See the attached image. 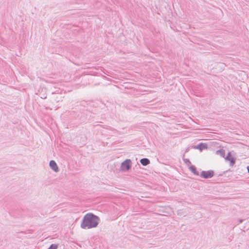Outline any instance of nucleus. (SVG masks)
Listing matches in <instances>:
<instances>
[{
    "label": "nucleus",
    "instance_id": "f257e3e1",
    "mask_svg": "<svg viewBox=\"0 0 249 249\" xmlns=\"http://www.w3.org/2000/svg\"><path fill=\"white\" fill-rule=\"evenodd\" d=\"M99 221V218L94 214L89 213L85 215L81 227L83 229H90L96 227Z\"/></svg>",
    "mask_w": 249,
    "mask_h": 249
},
{
    "label": "nucleus",
    "instance_id": "f03ea898",
    "mask_svg": "<svg viewBox=\"0 0 249 249\" xmlns=\"http://www.w3.org/2000/svg\"><path fill=\"white\" fill-rule=\"evenodd\" d=\"M131 166V161L130 160H126L121 165V169L122 171H126L129 169Z\"/></svg>",
    "mask_w": 249,
    "mask_h": 249
},
{
    "label": "nucleus",
    "instance_id": "7ed1b4c3",
    "mask_svg": "<svg viewBox=\"0 0 249 249\" xmlns=\"http://www.w3.org/2000/svg\"><path fill=\"white\" fill-rule=\"evenodd\" d=\"M214 172L212 170L204 171L201 173L200 176L204 178H211L213 177Z\"/></svg>",
    "mask_w": 249,
    "mask_h": 249
},
{
    "label": "nucleus",
    "instance_id": "20e7f679",
    "mask_svg": "<svg viewBox=\"0 0 249 249\" xmlns=\"http://www.w3.org/2000/svg\"><path fill=\"white\" fill-rule=\"evenodd\" d=\"M226 160L230 161V165L231 166H233L235 162V160L234 157L231 155V152H229L225 158Z\"/></svg>",
    "mask_w": 249,
    "mask_h": 249
},
{
    "label": "nucleus",
    "instance_id": "39448f33",
    "mask_svg": "<svg viewBox=\"0 0 249 249\" xmlns=\"http://www.w3.org/2000/svg\"><path fill=\"white\" fill-rule=\"evenodd\" d=\"M50 166L51 168L55 172H58V167L56 162L54 160H51L50 162Z\"/></svg>",
    "mask_w": 249,
    "mask_h": 249
},
{
    "label": "nucleus",
    "instance_id": "423d86ee",
    "mask_svg": "<svg viewBox=\"0 0 249 249\" xmlns=\"http://www.w3.org/2000/svg\"><path fill=\"white\" fill-rule=\"evenodd\" d=\"M196 148L202 151V150L207 149V145L205 143H201L196 147Z\"/></svg>",
    "mask_w": 249,
    "mask_h": 249
},
{
    "label": "nucleus",
    "instance_id": "0eeeda50",
    "mask_svg": "<svg viewBox=\"0 0 249 249\" xmlns=\"http://www.w3.org/2000/svg\"><path fill=\"white\" fill-rule=\"evenodd\" d=\"M140 162L144 166H146L150 163L149 160L146 158L141 159Z\"/></svg>",
    "mask_w": 249,
    "mask_h": 249
},
{
    "label": "nucleus",
    "instance_id": "6e6552de",
    "mask_svg": "<svg viewBox=\"0 0 249 249\" xmlns=\"http://www.w3.org/2000/svg\"><path fill=\"white\" fill-rule=\"evenodd\" d=\"M189 169L195 175H198V172L197 171L196 169L195 166H191L189 167Z\"/></svg>",
    "mask_w": 249,
    "mask_h": 249
},
{
    "label": "nucleus",
    "instance_id": "1a4fd4ad",
    "mask_svg": "<svg viewBox=\"0 0 249 249\" xmlns=\"http://www.w3.org/2000/svg\"><path fill=\"white\" fill-rule=\"evenodd\" d=\"M216 154L220 155L221 156V157L224 158L225 157V151L223 149H220L216 151Z\"/></svg>",
    "mask_w": 249,
    "mask_h": 249
},
{
    "label": "nucleus",
    "instance_id": "9d476101",
    "mask_svg": "<svg viewBox=\"0 0 249 249\" xmlns=\"http://www.w3.org/2000/svg\"><path fill=\"white\" fill-rule=\"evenodd\" d=\"M57 245L52 244L48 249H57Z\"/></svg>",
    "mask_w": 249,
    "mask_h": 249
},
{
    "label": "nucleus",
    "instance_id": "9b49d317",
    "mask_svg": "<svg viewBox=\"0 0 249 249\" xmlns=\"http://www.w3.org/2000/svg\"><path fill=\"white\" fill-rule=\"evenodd\" d=\"M247 170H248V172L249 173V166H247Z\"/></svg>",
    "mask_w": 249,
    "mask_h": 249
}]
</instances>
